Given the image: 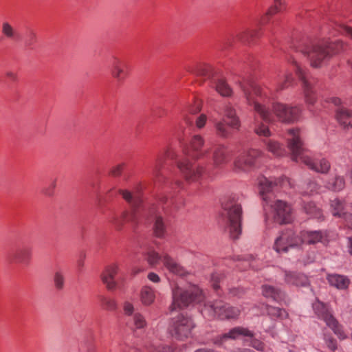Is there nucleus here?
I'll return each instance as SVG.
<instances>
[{
    "instance_id": "obj_1",
    "label": "nucleus",
    "mask_w": 352,
    "mask_h": 352,
    "mask_svg": "<svg viewBox=\"0 0 352 352\" xmlns=\"http://www.w3.org/2000/svg\"><path fill=\"white\" fill-rule=\"evenodd\" d=\"M204 140L200 135H195L192 137L190 144L183 148L184 158L179 159L175 151L171 148H166L159 152L156 156L155 163L152 168L153 179L155 184H162L166 182V177L163 173V169L166 160H171L175 162L186 184L199 183L202 184L208 179L212 177V173L206 166L192 163L187 157L199 160L208 153V151H202Z\"/></svg>"
},
{
    "instance_id": "obj_2",
    "label": "nucleus",
    "mask_w": 352,
    "mask_h": 352,
    "mask_svg": "<svg viewBox=\"0 0 352 352\" xmlns=\"http://www.w3.org/2000/svg\"><path fill=\"white\" fill-rule=\"evenodd\" d=\"M171 191L166 194H160L157 197V206L150 208V214L153 216V230L155 236L163 239L166 234L168 220L166 216H170L185 204L182 191L186 190V184L181 179H175L170 184Z\"/></svg>"
},
{
    "instance_id": "obj_3",
    "label": "nucleus",
    "mask_w": 352,
    "mask_h": 352,
    "mask_svg": "<svg viewBox=\"0 0 352 352\" xmlns=\"http://www.w3.org/2000/svg\"><path fill=\"white\" fill-rule=\"evenodd\" d=\"M286 184L290 186L288 177L281 176L276 178L274 181L263 177L259 181L260 194L263 200V208L267 210L269 206L272 209L273 219L274 221L280 225L292 223L293 220V210L289 204L282 200H272V192L276 187H283Z\"/></svg>"
},
{
    "instance_id": "obj_4",
    "label": "nucleus",
    "mask_w": 352,
    "mask_h": 352,
    "mask_svg": "<svg viewBox=\"0 0 352 352\" xmlns=\"http://www.w3.org/2000/svg\"><path fill=\"white\" fill-rule=\"evenodd\" d=\"M241 88L250 106H252L254 111L265 123L272 120V115L266 104L271 99V91L267 87H261L251 79L243 78L239 81Z\"/></svg>"
},
{
    "instance_id": "obj_5",
    "label": "nucleus",
    "mask_w": 352,
    "mask_h": 352,
    "mask_svg": "<svg viewBox=\"0 0 352 352\" xmlns=\"http://www.w3.org/2000/svg\"><path fill=\"white\" fill-rule=\"evenodd\" d=\"M291 47L296 52H300L305 56H307L312 67H318L320 66L323 60L344 50L346 47V45L339 39L335 41L323 39L311 45H300L297 46L293 45Z\"/></svg>"
},
{
    "instance_id": "obj_6",
    "label": "nucleus",
    "mask_w": 352,
    "mask_h": 352,
    "mask_svg": "<svg viewBox=\"0 0 352 352\" xmlns=\"http://www.w3.org/2000/svg\"><path fill=\"white\" fill-rule=\"evenodd\" d=\"M291 136L287 140L288 148L291 151L292 159L298 162H302L310 169L321 173H327L331 168L330 162L325 158L316 162L307 154L309 151L306 148L304 142L300 136L298 129H291L288 131Z\"/></svg>"
},
{
    "instance_id": "obj_7",
    "label": "nucleus",
    "mask_w": 352,
    "mask_h": 352,
    "mask_svg": "<svg viewBox=\"0 0 352 352\" xmlns=\"http://www.w3.org/2000/svg\"><path fill=\"white\" fill-rule=\"evenodd\" d=\"M287 9L285 0H273V4L261 17L256 28H248L236 34V38L244 43H252L261 38L266 30L264 27L268 25L273 17L278 13L283 12Z\"/></svg>"
},
{
    "instance_id": "obj_8",
    "label": "nucleus",
    "mask_w": 352,
    "mask_h": 352,
    "mask_svg": "<svg viewBox=\"0 0 352 352\" xmlns=\"http://www.w3.org/2000/svg\"><path fill=\"white\" fill-rule=\"evenodd\" d=\"M172 298L173 301L169 307L170 311L201 302L204 299L202 290L195 285L187 289H183L178 285L175 286L172 289Z\"/></svg>"
},
{
    "instance_id": "obj_9",
    "label": "nucleus",
    "mask_w": 352,
    "mask_h": 352,
    "mask_svg": "<svg viewBox=\"0 0 352 352\" xmlns=\"http://www.w3.org/2000/svg\"><path fill=\"white\" fill-rule=\"evenodd\" d=\"M222 216L226 219L229 228L230 237L232 239H239L241 234L242 208L241 204L230 199L222 204Z\"/></svg>"
},
{
    "instance_id": "obj_10",
    "label": "nucleus",
    "mask_w": 352,
    "mask_h": 352,
    "mask_svg": "<svg viewBox=\"0 0 352 352\" xmlns=\"http://www.w3.org/2000/svg\"><path fill=\"white\" fill-rule=\"evenodd\" d=\"M195 327L191 318L184 314H179L170 319L168 332L171 336L179 340H184L191 336Z\"/></svg>"
},
{
    "instance_id": "obj_11",
    "label": "nucleus",
    "mask_w": 352,
    "mask_h": 352,
    "mask_svg": "<svg viewBox=\"0 0 352 352\" xmlns=\"http://www.w3.org/2000/svg\"><path fill=\"white\" fill-rule=\"evenodd\" d=\"M312 309L316 316L323 320L335 334L340 336L343 333L341 325L333 315L327 304L316 298L312 303Z\"/></svg>"
},
{
    "instance_id": "obj_12",
    "label": "nucleus",
    "mask_w": 352,
    "mask_h": 352,
    "mask_svg": "<svg viewBox=\"0 0 352 352\" xmlns=\"http://www.w3.org/2000/svg\"><path fill=\"white\" fill-rule=\"evenodd\" d=\"M289 61L291 62L292 70L295 72L296 75L302 82L306 102L309 104H314L316 100L315 91L312 85L314 79L309 77L306 69L298 64L294 57L292 56Z\"/></svg>"
},
{
    "instance_id": "obj_13",
    "label": "nucleus",
    "mask_w": 352,
    "mask_h": 352,
    "mask_svg": "<svg viewBox=\"0 0 352 352\" xmlns=\"http://www.w3.org/2000/svg\"><path fill=\"white\" fill-rule=\"evenodd\" d=\"M138 209L137 207L130 206L129 208L123 210L120 213H114L109 218V222L118 231L122 230L127 223L135 225L138 223Z\"/></svg>"
},
{
    "instance_id": "obj_14",
    "label": "nucleus",
    "mask_w": 352,
    "mask_h": 352,
    "mask_svg": "<svg viewBox=\"0 0 352 352\" xmlns=\"http://www.w3.org/2000/svg\"><path fill=\"white\" fill-rule=\"evenodd\" d=\"M261 152L256 149H250L239 155L234 160V168L242 171H249L254 169Z\"/></svg>"
},
{
    "instance_id": "obj_15",
    "label": "nucleus",
    "mask_w": 352,
    "mask_h": 352,
    "mask_svg": "<svg viewBox=\"0 0 352 352\" xmlns=\"http://www.w3.org/2000/svg\"><path fill=\"white\" fill-rule=\"evenodd\" d=\"M299 245L298 235H296L292 230H285L276 239L273 248L278 253H285L289 251L290 248H294Z\"/></svg>"
},
{
    "instance_id": "obj_16",
    "label": "nucleus",
    "mask_w": 352,
    "mask_h": 352,
    "mask_svg": "<svg viewBox=\"0 0 352 352\" xmlns=\"http://www.w3.org/2000/svg\"><path fill=\"white\" fill-rule=\"evenodd\" d=\"M272 110L279 120L284 122H293L298 120L302 111L299 107H289L280 102L273 103Z\"/></svg>"
},
{
    "instance_id": "obj_17",
    "label": "nucleus",
    "mask_w": 352,
    "mask_h": 352,
    "mask_svg": "<svg viewBox=\"0 0 352 352\" xmlns=\"http://www.w3.org/2000/svg\"><path fill=\"white\" fill-rule=\"evenodd\" d=\"M240 336L253 338L254 333L247 328L236 327L231 329L228 333L213 338L212 340L215 345L221 346L228 340H236Z\"/></svg>"
},
{
    "instance_id": "obj_18",
    "label": "nucleus",
    "mask_w": 352,
    "mask_h": 352,
    "mask_svg": "<svg viewBox=\"0 0 352 352\" xmlns=\"http://www.w3.org/2000/svg\"><path fill=\"white\" fill-rule=\"evenodd\" d=\"M32 257V248L24 246L18 248L9 252L7 255V261L10 264L30 265Z\"/></svg>"
},
{
    "instance_id": "obj_19",
    "label": "nucleus",
    "mask_w": 352,
    "mask_h": 352,
    "mask_svg": "<svg viewBox=\"0 0 352 352\" xmlns=\"http://www.w3.org/2000/svg\"><path fill=\"white\" fill-rule=\"evenodd\" d=\"M129 63L124 59L113 56L111 59V76L118 82H122L129 75Z\"/></svg>"
},
{
    "instance_id": "obj_20",
    "label": "nucleus",
    "mask_w": 352,
    "mask_h": 352,
    "mask_svg": "<svg viewBox=\"0 0 352 352\" xmlns=\"http://www.w3.org/2000/svg\"><path fill=\"white\" fill-rule=\"evenodd\" d=\"M327 230H303L300 232L298 237L300 244L315 245L318 243H323L328 238Z\"/></svg>"
},
{
    "instance_id": "obj_21",
    "label": "nucleus",
    "mask_w": 352,
    "mask_h": 352,
    "mask_svg": "<svg viewBox=\"0 0 352 352\" xmlns=\"http://www.w3.org/2000/svg\"><path fill=\"white\" fill-rule=\"evenodd\" d=\"M228 305L220 300H214L205 304L201 312L202 314H208L209 317L223 320L226 318L221 315H226Z\"/></svg>"
},
{
    "instance_id": "obj_22",
    "label": "nucleus",
    "mask_w": 352,
    "mask_h": 352,
    "mask_svg": "<svg viewBox=\"0 0 352 352\" xmlns=\"http://www.w3.org/2000/svg\"><path fill=\"white\" fill-rule=\"evenodd\" d=\"M232 157V153L228 147L223 144L214 146L212 151V161L214 166L219 167L228 163Z\"/></svg>"
},
{
    "instance_id": "obj_23",
    "label": "nucleus",
    "mask_w": 352,
    "mask_h": 352,
    "mask_svg": "<svg viewBox=\"0 0 352 352\" xmlns=\"http://www.w3.org/2000/svg\"><path fill=\"white\" fill-rule=\"evenodd\" d=\"M201 100L199 98H193L192 103L186 105L182 111V117L186 125L192 126L194 122L193 116L201 111Z\"/></svg>"
},
{
    "instance_id": "obj_24",
    "label": "nucleus",
    "mask_w": 352,
    "mask_h": 352,
    "mask_svg": "<svg viewBox=\"0 0 352 352\" xmlns=\"http://www.w3.org/2000/svg\"><path fill=\"white\" fill-rule=\"evenodd\" d=\"M163 264L170 273L179 276H186L189 272L167 253L163 254Z\"/></svg>"
},
{
    "instance_id": "obj_25",
    "label": "nucleus",
    "mask_w": 352,
    "mask_h": 352,
    "mask_svg": "<svg viewBox=\"0 0 352 352\" xmlns=\"http://www.w3.org/2000/svg\"><path fill=\"white\" fill-rule=\"evenodd\" d=\"M285 281L296 287H306L309 284L308 277L303 273L285 271Z\"/></svg>"
},
{
    "instance_id": "obj_26",
    "label": "nucleus",
    "mask_w": 352,
    "mask_h": 352,
    "mask_svg": "<svg viewBox=\"0 0 352 352\" xmlns=\"http://www.w3.org/2000/svg\"><path fill=\"white\" fill-rule=\"evenodd\" d=\"M118 273V266L115 264L107 266L101 275V278L107 289L112 290L116 287L115 276Z\"/></svg>"
},
{
    "instance_id": "obj_27",
    "label": "nucleus",
    "mask_w": 352,
    "mask_h": 352,
    "mask_svg": "<svg viewBox=\"0 0 352 352\" xmlns=\"http://www.w3.org/2000/svg\"><path fill=\"white\" fill-rule=\"evenodd\" d=\"M327 280L331 286L340 290L347 289L351 283L347 276L338 274H327Z\"/></svg>"
},
{
    "instance_id": "obj_28",
    "label": "nucleus",
    "mask_w": 352,
    "mask_h": 352,
    "mask_svg": "<svg viewBox=\"0 0 352 352\" xmlns=\"http://www.w3.org/2000/svg\"><path fill=\"white\" fill-rule=\"evenodd\" d=\"M144 190V186L142 183H138L133 186L131 190H129L131 194V200L126 201L129 206L137 207L140 208L142 204V192Z\"/></svg>"
},
{
    "instance_id": "obj_29",
    "label": "nucleus",
    "mask_w": 352,
    "mask_h": 352,
    "mask_svg": "<svg viewBox=\"0 0 352 352\" xmlns=\"http://www.w3.org/2000/svg\"><path fill=\"white\" fill-rule=\"evenodd\" d=\"M336 117L338 122L344 129H349L352 127L351 118L352 110L345 107H340L337 109Z\"/></svg>"
},
{
    "instance_id": "obj_30",
    "label": "nucleus",
    "mask_w": 352,
    "mask_h": 352,
    "mask_svg": "<svg viewBox=\"0 0 352 352\" xmlns=\"http://www.w3.org/2000/svg\"><path fill=\"white\" fill-rule=\"evenodd\" d=\"M118 196H122V199L126 202L131 200V194L129 190L118 188L116 187L109 189L105 194L104 200L105 202H111Z\"/></svg>"
},
{
    "instance_id": "obj_31",
    "label": "nucleus",
    "mask_w": 352,
    "mask_h": 352,
    "mask_svg": "<svg viewBox=\"0 0 352 352\" xmlns=\"http://www.w3.org/2000/svg\"><path fill=\"white\" fill-rule=\"evenodd\" d=\"M122 352H173L172 347L169 346H158L157 347L150 344L146 346L143 351H140L138 349L124 344L122 347Z\"/></svg>"
},
{
    "instance_id": "obj_32",
    "label": "nucleus",
    "mask_w": 352,
    "mask_h": 352,
    "mask_svg": "<svg viewBox=\"0 0 352 352\" xmlns=\"http://www.w3.org/2000/svg\"><path fill=\"white\" fill-rule=\"evenodd\" d=\"M262 294L265 298H272L277 302L282 301L285 297L283 292L280 289L268 285L262 286Z\"/></svg>"
},
{
    "instance_id": "obj_33",
    "label": "nucleus",
    "mask_w": 352,
    "mask_h": 352,
    "mask_svg": "<svg viewBox=\"0 0 352 352\" xmlns=\"http://www.w3.org/2000/svg\"><path fill=\"white\" fill-rule=\"evenodd\" d=\"M214 129L216 135L224 139L230 137L233 133V131L236 130L229 126L228 122L226 119L216 122L214 123Z\"/></svg>"
},
{
    "instance_id": "obj_34",
    "label": "nucleus",
    "mask_w": 352,
    "mask_h": 352,
    "mask_svg": "<svg viewBox=\"0 0 352 352\" xmlns=\"http://www.w3.org/2000/svg\"><path fill=\"white\" fill-rule=\"evenodd\" d=\"M302 208L306 214L310 215L311 217L316 219L319 221L324 220L322 210L317 207L313 201L304 202Z\"/></svg>"
},
{
    "instance_id": "obj_35",
    "label": "nucleus",
    "mask_w": 352,
    "mask_h": 352,
    "mask_svg": "<svg viewBox=\"0 0 352 352\" xmlns=\"http://www.w3.org/2000/svg\"><path fill=\"white\" fill-rule=\"evenodd\" d=\"M224 117L226 120L228 122V124L232 129L239 130L241 126V122L239 117L236 114L235 109L230 107L226 106L224 111Z\"/></svg>"
},
{
    "instance_id": "obj_36",
    "label": "nucleus",
    "mask_w": 352,
    "mask_h": 352,
    "mask_svg": "<svg viewBox=\"0 0 352 352\" xmlns=\"http://www.w3.org/2000/svg\"><path fill=\"white\" fill-rule=\"evenodd\" d=\"M213 84L216 91L222 96L228 97L232 94V89L223 78H214Z\"/></svg>"
},
{
    "instance_id": "obj_37",
    "label": "nucleus",
    "mask_w": 352,
    "mask_h": 352,
    "mask_svg": "<svg viewBox=\"0 0 352 352\" xmlns=\"http://www.w3.org/2000/svg\"><path fill=\"white\" fill-rule=\"evenodd\" d=\"M1 33L9 40L16 41L21 38L20 34L8 22H3L2 23Z\"/></svg>"
},
{
    "instance_id": "obj_38",
    "label": "nucleus",
    "mask_w": 352,
    "mask_h": 352,
    "mask_svg": "<svg viewBox=\"0 0 352 352\" xmlns=\"http://www.w3.org/2000/svg\"><path fill=\"white\" fill-rule=\"evenodd\" d=\"M331 212L333 216L341 218L346 212L345 211L344 201L339 199H335L331 201Z\"/></svg>"
},
{
    "instance_id": "obj_39",
    "label": "nucleus",
    "mask_w": 352,
    "mask_h": 352,
    "mask_svg": "<svg viewBox=\"0 0 352 352\" xmlns=\"http://www.w3.org/2000/svg\"><path fill=\"white\" fill-rule=\"evenodd\" d=\"M155 298L154 289L149 286H144L140 292V299L144 305H151Z\"/></svg>"
},
{
    "instance_id": "obj_40",
    "label": "nucleus",
    "mask_w": 352,
    "mask_h": 352,
    "mask_svg": "<svg viewBox=\"0 0 352 352\" xmlns=\"http://www.w3.org/2000/svg\"><path fill=\"white\" fill-rule=\"evenodd\" d=\"M38 42L37 34L36 32L30 28H28L25 30V38H24V45L25 46L30 49L33 50L35 47Z\"/></svg>"
},
{
    "instance_id": "obj_41",
    "label": "nucleus",
    "mask_w": 352,
    "mask_h": 352,
    "mask_svg": "<svg viewBox=\"0 0 352 352\" xmlns=\"http://www.w3.org/2000/svg\"><path fill=\"white\" fill-rule=\"evenodd\" d=\"M98 299L102 309L110 311L116 310L117 302L115 299L104 295H99Z\"/></svg>"
},
{
    "instance_id": "obj_42",
    "label": "nucleus",
    "mask_w": 352,
    "mask_h": 352,
    "mask_svg": "<svg viewBox=\"0 0 352 352\" xmlns=\"http://www.w3.org/2000/svg\"><path fill=\"white\" fill-rule=\"evenodd\" d=\"M265 308L267 315L272 319H284L287 318L289 316L285 309L282 308L276 307L269 305H267Z\"/></svg>"
},
{
    "instance_id": "obj_43",
    "label": "nucleus",
    "mask_w": 352,
    "mask_h": 352,
    "mask_svg": "<svg viewBox=\"0 0 352 352\" xmlns=\"http://www.w3.org/2000/svg\"><path fill=\"white\" fill-rule=\"evenodd\" d=\"M330 34L333 36L340 34L352 39V28L344 24L335 23Z\"/></svg>"
},
{
    "instance_id": "obj_44",
    "label": "nucleus",
    "mask_w": 352,
    "mask_h": 352,
    "mask_svg": "<svg viewBox=\"0 0 352 352\" xmlns=\"http://www.w3.org/2000/svg\"><path fill=\"white\" fill-rule=\"evenodd\" d=\"M267 148L275 156H283L286 153L283 145L274 140H269L267 143Z\"/></svg>"
},
{
    "instance_id": "obj_45",
    "label": "nucleus",
    "mask_w": 352,
    "mask_h": 352,
    "mask_svg": "<svg viewBox=\"0 0 352 352\" xmlns=\"http://www.w3.org/2000/svg\"><path fill=\"white\" fill-rule=\"evenodd\" d=\"M213 67L206 63H201L197 66L196 73L197 75L210 78L212 77V80L214 78L212 76Z\"/></svg>"
},
{
    "instance_id": "obj_46",
    "label": "nucleus",
    "mask_w": 352,
    "mask_h": 352,
    "mask_svg": "<svg viewBox=\"0 0 352 352\" xmlns=\"http://www.w3.org/2000/svg\"><path fill=\"white\" fill-rule=\"evenodd\" d=\"M146 260L151 266H156L160 261L163 263V254L160 255L155 250H150L146 254Z\"/></svg>"
},
{
    "instance_id": "obj_47",
    "label": "nucleus",
    "mask_w": 352,
    "mask_h": 352,
    "mask_svg": "<svg viewBox=\"0 0 352 352\" xmlns=\"http://www.w3.org/2000/svg\"><path fill=\"white\" fill-rule=\"evenodd\" d=\"M241 314V310L238 307L231 306L230 304L228 305L226 315L224 316L226 320H236L239 318Z\"/></svg>"
},
{
    "instance_id": "obj_48",
    "label": "nucleus",
    "mask_w": 352,
    "mask_h": 352,
    "mask_svg": "<svg viewBox=\"0 0 352 352\" xmlns=\"http://www.w3.org/2000/svg\"><path fill=\"white\" fill-rule=\"evenodd\" d=\"M329 184L333 190L340 191L344 188L345 181L343 177L336 176Z\"/></svg>"
},
{
    "instance_id": "obj_49",
    "label": "nucleus",
    "mask_w": 352,
    "mask_h": 352,
    "mask_svg": "<svg viewBox=\"0 0 352 352\" xmlns=\"http://www.w3.org/2000/svg\"><path fill=\"white\" fill-rule=\"evenodd\" d=\"M126 166V164L124 162H122V163L118 164L116 166H113L109 170V174L110 176L113 177H120L122 174Z\"/></svg>"
},
{
    "instance_id": "obj_50",
    "label": "nucleus",
    "mask_w": 352,
    "mask_h": 352,
    "mask_svg": "<svg viewBox=\"0 0 352 352\" xmlns=\"http://www.w3.org/2000/svg\"><path fill=\"white\" fill-rule=\"evenodd\" d=\"M294 81V78L292 74L291 73L286 74L283 81L278 84L277 90L280 91L289 87L293 85Z\"/></svg>"
},
{
    "instance_id": "obj_51",
    "label": "nucleus",
    "mask_w": 352,
    "mask_h": 352,
    "mask_svg": "<svg viewBox=\"0 0 352 352\" xmlns=\"http://www.w3.org/2000/svg\"><path fill=\"white\" fill-rule=\"evenodd\" d=\"M254 131L260 136L268 137L271 135L268 126L263 123L256 126Z\"/></svg>"
},
{
    "instance_id": "obj_52",
    "label": "nucleus",
    "mask_w": 352,
    "mask_h": 352,
    "mask_svg": "<svg viewBox=\"0 0 352 352\" xmlns=\"http://www.w3.org/2000/svg\"><path fill=\"white\" fill-rule=\"evenodd\" d=\"M133 324L135 329H142L146 325V322L143 316L140 314H135L133 316Z\"/></svg>"
},
{
    "instance_id": "obj_53",
    "label": "nucleus",
    "mask_w": 352,
    "mask_h": 352,
    "mask_svg": "<svg viewBox=\"0 0 352 352\" xmlns=\"http://www.w3.org/2000/svg\"><path fill=\"white\" fill-rule=\"evenodd\" d=\"M54 281L55 287L57 289H62L63 288L64 277L60 272H57L55 273L54 276Z\"/></svg>"
},
{
    "instance_id": "obj_54",
    "label": "nucleus",
    "mask_w": 352,
    "mask_h": 352,
    "mask_svg": "<svg viewBox=\"0 0 352 352\" xmlns=\"http://www.w3.org/2000/svg\"><path fill=\"white\" fill-rule=\"evenodd\" d=\"M221 278H222V276L218 273H213L211 275L212 287H213L214 290L216 292H218V290L220 288L219 283H220Z\"/></svg>"
},
{
    "instance_id": "obj_55",
    "label": "nucleus",
    "mask_w": 352,
    "mask_h": 352,
    "mask_svg": "<svg viewBox=\"0 0 352 352\" xmlns=\"http://www.w3.org/2000/svg\"><path fill=\"white\" fill-rule=\"evenodd\" d=\"M56 186V179H54L52 182V183L49 185V186L44 188L42 190V193L46 196L50 197L54 195V192L55 188Z\"/></svg>"
},
{
    "instance_id": "obj_56",
    "label": "nucleus",
    "mask_w": 352,
    "mask_h": 352,
    "mask_svg": "<svg viewBox=\"0 0 352 352\" xmlns=\"http://www.w3.org/2000/svg\"><path fill=\"white\" fill-rule=\"evenodd\" d=\"M245 293V289L243 287H233L229 289V294L232 296L241 297Z\"/></svg>"
},
{
    "instance_id": "obj_57",
    "label": "nucleus",
    "mask_w": 352,
    "mask_h": 352,
    "mask_svg": "<svg viewBox=\"0 0 352 352\" xmlns=\"http://www.w3.org/2000/svg\"><path fill=\"white\" fill-rule=\"evenodd\" d=\"M207 121L206 115L201 113L200 114L195 120V125L198 129H202Z\"/></svg>"
},
{
    "instance_id": "obj_58",
    "label": "nucleus",
    "mask_w": 352,
    "mask_h": 352,
    "mask_svg": "<svg viewBox=\"0 0 352 352\" xmlns=\"http://www.w3.org/2000/svg\"><path fill=\"white\" fill-rule=\"evenodd\" d=\"M251 346L258 351H263L265 350V344L258 339H252L251 341Z\"/></svg>"
},
{
    "instance_id": "obj_59",
    "label": "nucleus",
    "mask_w": 352,
    "mask_h": 352,
    "mask_svg": "<svg viewBox=\"0 0 352 352\" xmlns=\"http://www.w3.org/2000/svg\"><path fill=\"white\" fill-rule=\"evenodd\" d=\"M345 227L352 229V214L346 212L342 217Z\"/></svg>"
},
{
    "instance_id": "obj_60",
    "label": "nucleus",
    "mask_w": 352,
    "mask_h": 352,
    "mask_svg": "<svg viewBox=\"0 0 352 352\" xmlns=\"http://www.w3.org/2000/svg\"><path fill=\"white\" fill-rule=\"evenodd\" d=\"M326 344L327 347L332 351H335L337 349V341L333 337H329L326 339Z\"/></svg>"
},
{
    "instance_id": "obj_61",
    "label": "nucleus",
    "mask_w": 352,
    "mask_h": 352,
    "mask_svg": "<svg viewBox=\"0 0 352 352\" xmlns=\"http://www.w3.org/2000/svg\"><path fill=\"white\" fill-rule=\"evenodd\" d=\"M5 76L8 80L12 82H16L19 80L17 73L14 72L8 71L6 72Z\"/></svg>"
},
{
    "instance_id": "obj_62",
    "label": "nucleus",
    "mask_w": 352,
    "mask_h": 352,
    "mask_svg": "<svg viewBox=\"0 0 352 352\" xmlns=\"http://www.w3.org/2000/svg\"><path fill=\"white\" fill-rule=\"evenodd\" d=\"M154 116L157 118H162L167 114V111L162 107H157L153 111Z\"/></svg>"
},
{
    "instance_id": "obj_63",
    "label": "nucleus",
    "mask_w": 352,
    "mask_h": 352,
    "mask_svg": "<svg viewBox=\"0 0 352 352\" xmlns=\"http://www.w3.org/2000/svg\"><path fill=\"white\" fill-rule=\"evenodd\" d=\"M124 313L127 315L132 314V313L133 311V305L130 302H125L124 305Z\"/></svg>"
},
{
    "instance_id": "obj_64",
    "label": "nucleus",
    "mask_w": 352,
    "mask_h": 352,
    "mask_svg": "<svg viewBox=\"0 0 352 352\" xmlns=\"http://www.w3.org/2000/svg\"><path fill=\"white\" fill-rule=\"evenodd\" d=\"M147 277L153 283H159L160 281V276L154 272L148 273Z\"/></svg>"
}]
</instances>
